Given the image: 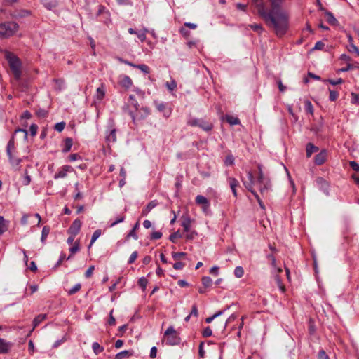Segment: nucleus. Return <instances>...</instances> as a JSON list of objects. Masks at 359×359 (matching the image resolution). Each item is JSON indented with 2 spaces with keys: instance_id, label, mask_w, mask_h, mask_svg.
Instances as JSON below:
<instances>
[{
  "instance_id": "f257e3e1",
  "label": "nucleus",
  "mask_w": 359,
  "mask_h": 359,
  "mask_svg": "<svg viewBox=\"0 0 359 359\" xmlns=\"http://www.w3.org/2000/svg\"><path fill=\"white\" fill-rule=\"evenodd\" d=\"M273 13L267 23L275 30L278 36H281L285 34L288 28V16L283 11Z\"/></svg>"
},
{
  "instance_id": "f03ea898",
  "label": "nucleus",
  "mask_w": 359,
  "mask_h": 359,
  "mask_svg": "<svg viewBox=\"0 0 359 359\" xmlns=\"http://www.w3.org/2000/svg\"><path fill=\"white\" fill-rule=\"evenodd\" d=\"M6 58L9 63L10 68L14 76L17 79H19L21 76V62L20 60L10 52L6 53Z\"/></svg>"
},
{
  "instance_id": "7ed1b4c3",
  "label": "nucleus",
  "mask_w": 359,
  "mask_h": 359,
  "mask_svg": "<svg viewBox=\"0 0 359 359\" xmlns=\"http://www.w3.org/2000/svg\"><path fill=\"white\" fill-rule=\"evenodd\" d=\"M18 25L15 22L0 24V38L13 36L18 30Z\"/></svg>"
},
{
  "instance_id": "20e7f679",
  "label": "nucleus",
  "mask_w": 359,
  "mask_h": 359,
  "mask_svg": "<svg viewBox=\"0 0 359 359\" xmlns=\"http://www.w3.org/2000/svg\"><path fill=\"white\" fill-rule=\"evenodd\" d=\"M149 114L150 111L147 107H142L140 109L137 107V110L130 111V115L131 116L134 123L144 119L149 115Z\"/></svg>"
},
{
  "instance_id": "39448f33",
  "label": "nucleus",
  "mask_w": 359,
  "mask_h": 359,
  "mask_svg": "<svg viewBox=\"0 0 359 359\" xmlns=\"http://www.w3.org/2000/svg\"><path fill=\"white\" fill-rule=\"evenodd\" d=\"M7 154L9 157V160L13 166H18L20 162L21 159L16 158L13 156V153L15 151V142L13 140V137L8 142L6 149Z\"/></svg>"
},
{
  "instance_id": "423d86ee",
  "label": "nucleus",
  "mask_w": 359,
  "mask_h": 359,
  "mask_svg": "<svg viewBox=\"0 0 359 359\" xmlns=\"http://www.w3.org/2000/svg\"><path fill=\"white\" fill-rule=\"evenodd\" d=\"M164 340L170 345L177 344L179 341L176 331L172 327H169L165 332Z\"/></svg>"
},
{
  "instance_id": "0eeeda50",
  "label": "nucleus",
  "mask_w": 359,
  "mask_h": 359,
  "mask_svg": "<svg viewBox=\"0 0 359 359\" xmlns=\"http://www.w3.org/2000/svg\"><path fill=\"white\" fill-rule=\"evenodd\" d=\"M248 180L249 182H244V185L245 187L250 191L253 194V195L255 196V198L257 199L258 202H259V205L264 208V205H263V203H262V201L260 200L259 196L257 195V194L253 190L252 187H253V184H254V177H253V174L251 171H249L248 172Z\"/></svg>"
},
{
  "instance_id": "6e6552de",
  "label": "nucleus",
  "mask_w": 359,
  "mask_h": 359,
  "mask_svg": "<svg viewBox=\"0 0 359 359\" xmlns=\"http://www.w3.org/2000/svg\"><path fill=\"white\" fill-rule=\"evenodd\" d=\"M22 224H36L39 226L41 222V217L38 213H36L34 215H25L21 219Z\"/></svg>"
},
{
  "instance_id": "1a4fd4ad",
  "label": "nucleus",
  "mask_w": 359,
  "mask_h": 359,
  "mask_svg": "<svg viewBox=\"0 0 359 359\" xmlns=\"http://www.w3.org/2000/svg\"><path fill=\"white\" fill-rule=\"evenodd\" d=\"M196 203L201 205L203 212L208 213L210 203L205 197L201 195H198L196 198Z\"/></svg>"
},
{
  "instance_id": "9d476101",
  "label": "nucleus",
  "mask_w": 359,
  "mask_h": 359,
  "mask_svg": "<svg viewBox=\"0 0 359 359\" xmlns=\"http://www.w3.org/2000/svg\"><path fill=\"white\" fill-rule=\"evenodd\" d=\"M81 225L82 222L79 219H75L67 231L68 234L76 236L81 230Z\"/></svg>"
},
{
  "instance_id": "9b49d317",
  "label": "nucleus",
  "mask_w": 359,
  "mask_h": 359,
  "mask_svg": "<svg viewBox=\"0 0 359 359\" xmlns=\"http://www.w3.org/2000/svg\"><path fill=\"white\" fill-rule=\"evenodd\" d=\"M118 83L119 86L126 89H128L133 86L132 79L126 75H120Z\"/></svg>"
},
{
  "instance_id": "f8f14e48",
  "label": "nucleus",
  "mask_w": 359,
  "mask_h": 359,
  "mask_svg": "<svg viewBox=\"0 0 359 359\" xmlns=\"http://www.w3.org/2000/svg\"><path fill=\"white\" fill-rule=\"evenodd\" d=\"M74 169L70 165L62 166L55 175V179L65 178L67 175V172H73Z\"/></svg>"
},
{
  "instance_id": "ddd939ff",
  "label": "nucleus",
  "mask_w": 359,
  "mask_h": 359,
  "mask_svg": "<svg viewBox=\"0 0 359 359\" xmlns=\"http://www.w3.org/2000/svg\"><path fill=\"white\" fill-rule=\"evenodd\" d=\"M257 9L258 13L266 20L267 22L271 17L273 15V13H267L265 10L264 6L263 4H259L257 5Z\"/></svg>"
},
{
  "instance_id": "4468645a",
  "label": "nucleus",
  "mask_w": 359,
  "mask_h": 359,
  "mask_svg": "<svg viewBox=\"0 0 359 359\" xmlns=\"http://www.w3.org/2000/svg\"><path fill=\"white\" fill-rule=\"evenodd\" d=\"M326 159L327 152L325 150H323L315 156V163L318 165H322L326 161Z\"/></svg>"
},
{
  "instance_id": "2eb2a0df",
  "label": "nucleus",
  "mask_w": 359,
  "mask_h": 359,
  "mask_svg": "<svg viewBox=\"0 0 359 359\" xmlns=\"http://www.w3.org/2000/svg\"><path fill=\"white\" fill-rule=\"evenodd\" d=\"M127 107H128L129 112H130V110H133V111L137 110L138 102L135 99L134 95H131L129 96V99H128V102H127Z\"/></svg>"
},
{
  "instance_id": "dca6fc26",
  "label": "nucleus",
  "mask_w": 359,
  "mask_h": 359,
  "mask_svg": "<svg viewBox=\"0 0 359 359\" xmlns=\"http://www.w3.org/2000/svg\"><path fill=\"white\" fill-rule=\"evenodd\" d=\"M157 202L156 201H152L148 203V205L142 210V215L146 216L147 215L152 209H154L157 205Z\"/></svg>"
},
{
  "instance_id": "f3484780",
  "label": "nucleus",
  "mask_w": 359,
  "mask_h": 359,
  "mask_svg": "<svg viewBox=\"0 0 359 359\" xmlns=\"http://www.w3.org/2000/svg\"><path fill=\"white\" fill-rule=\"evenodd\" d=\"M182 219V226L184 228V231L185 232H189L190 227H191V218L187 215V216H183Z\"/></svg>"
},
{
  "instance_id": "a211bd4d",
  "label": "nucleus",
  "mask_w": 359,
  "mask_h": 359,
  "mask_svg": "<svg viewBox=\"0 0 359 359\" xmlns=\"http://www.w3.org/2000/svg\"><path fill=\"white\" fill-rule=\"evenodd\" d=\"M11 348V344L4 339L0 338V354L6 353Z\"/></svg>"
},
{
  "instance_id": "6ab92c4d",
  "label": "nucleus",
  "mask_w": 359,
  "mask_h": 359,
  "mask_svg": "<svg viewBox=\"0 0 359 359\" xmlns=\"http://www.w3.org/2000/svg\"><path fill=\"white\" fill-rule=\"evenodd\" d=\"M229 184L230 185L231 189L233 192L234 196H237L236 188L238 186L239 183L237 180L235 178H229L228 180Z\"/></svg>"
},
{
  "instance_id": "aec40b11",
  "label": "nucleus",
  "mask_w": 359,
  "mask_h": 359,
  "mask_svg": "<svg viewBox=\"0 0 359 359\" xmlns=\"http://www.w3.org/2000/svg\"><path fill=\"white\" fill-rule=\"evenodd\" d=\"M268 259L270 261L271 266L273 268L274 273H280L282 272V269L279 268L276 266V260L275 257L273 255H269L267 256Z\"/></svg>"
},
{
  "instance_id": "412c9836",
  "label": "nucleus",
  "mask_w": 359,
  "mask_h": 359,
  "mask_svg": "<svg viewBox=\"0 0 359 359\" xmlns=\"http://www.w3.org/2000/svg\"><path fill=\"white\" fill-rule=\"evenodd\" d=\"M283 0H270L272 13L280 11L279 10Z\"/></svg>"
},
{
  "instance_id": "4be33fe9",
  "label": "nucleus",
  "mask_w": 359,
  "mask_h": 359,
  "mask_svg": "<svg viewBox=\"0 0 359 359\" xmlns=\"http://www.w3.org/2000/svg\"><path fill=\"white\" fill-rule=\"evenodd\" d=\"M318 151V148L316 146H314L311 143H309L306 145V156L308 158L311 157L313 153L316 152Z\"/></svg>"
},
{
  "instance_id": "5701e85b",
  "label": "nucleus",
  "mask_w": 359,
  "mask_h": 359,
  "mask_svg": "<svg viewBox=\"0 0 359 359\" xmlns=\"http://www.w3.org/2000/svg\"><path fill=\"white\" fill-rule=\"evenodd\" d=\"M80 249V241L79 240H77L74 242L72 247L69 248V251L71 252V255L67 258V259L71 258V256L77 252Z\"/></svg>"
},
{
  "instance_id": "b1692460",
  "label": "nucleus",
  "mask_w": 359,
  "mask_h": 359,
  "mask_svg": "<svg viewBox=\"0 0 359 359\" xmlns=\"http://www.w3.org/2000/svg\"><path fill=\"white\" fill-rule=\"evenodd\" d=\"M133 355V353L129 351H123L115 355V359H124L129 358Z\"/></svg>"
},
{
  "instance_id": "393cba45",
  "label": "nucleus",
  "mask_w": 359,
  "mask_h": 359,
  "mask_svg": "<svg viewBox=\"0 0 359 359\" xmlns=\"http://www.w3.org/2000/svg\"><path fill=\"white\" fill-rule=\"evenodd\" d=\"M325 18L327 22L332 25H335L338 23L337 20L334 17V15L331 13H326Z\"/></svg>"
},
{
  "instance_id": "a878e982",
  "label": "nucleus",
  "mask_w": 359,
  "mask_h": 359,
  "mask_svg": "<svg viewBox=\"0 0 359 359\" xmlns=\"http://www.w3.org/2000/svg\"><path fill=\"white\" fill-rule=\"evenodd\" d=\"M225 119L230 125H238L240 124V120L237 117H234L232 116H226Z\"/></svg>"
},
{
  "instance_id": "bb28decb",
  "label": "nucleus",
  "mask_w": 359,
  "mask_h": 359,
  "mask_svg": "<svg viewBox=\"0 0 359 359\" xmlns=\"http://www.w3.org/2000/svg\"><path fill=\"white\" fill-rule=\"evenodd\" d=\"M149 32V30L146 28H144L142 30H140L135 33L139 39L143 42L146 40V34Z\"/></svg>"
},
{
  "instance_id": "cd10ccee",
  "label": "nucleus",
  "mask_w": 359,
  "mask_h": 359,
  "mask_svg": "<svg viewBox=\"0 0 359 359\" xmlns=\"http://www.w3.org/2000/svg\"><path fill=\"white\" fill-rule=\"evenodd\" d=\"M72 146V140L71 138H66L65 140V144L64 148L62 149V151L66 153L68 152Z\"/></svg>"
},
{
  "instance_id": "c85d7f7f",
  "label": "nucleus",
  "mask_w": 359,
  "mask_h": 359,
  "mask_svg": "<svg viewBox=\"0 0 359 359\" xmlns=\"http://www.w3.org/2000/svg\"><path fill=\"white\" fill-rule=\"evenodd\" d=\"M201 282L205 288L210 287L212 284V280L208 276H203L201 278Z\"/></svg>"
},
{
  "instance_id": "c756f323",
  "label": "nucleus",
  "mask_w": 359,
  "mask_h": 359,
  "mask_svg": "<svg viewBox=\"0 0 359 359\" xmlns=\"http://www.w3.org/2000/svg\"><path fill=\"white\" fill-rule=\"evenodd\" d=\"M116 129H111L109 135L107 137V140L109 142H114L116 141Z\"/></svg>"
},
{
  "instance_id": "7c9ffc66",
  "label": "nucleus",
  "mask_w": 359,
  "mask_h": 359,
  "mask_svg": "<svg viewBox=\"0 0 359 359\" xmlns=\"http://www.w3.org/2000/svg\"><path fill=\"white\" fill-rule=\"evenodd\" d=\"M46 318V314H40L39 316H37L34 320V327H36V326H38V325L41 323L42 321H43Z\"/></svg>"
},
{
  "instance_id": "2f4dec72",
  "label": "nucleus",
  "mask_w": 359,
  "mask_h": 359,
  "mask_svg": "<svg viewBox=\"0 0 359 359\" xmlns=\"http://www.w3.org/2000/svg\"><path fill=\"white\" fill-rule=\"evenodd\" d=\"M182 236L180 231L178 230L170 236V241L172 243H177V240L181 238Z\"/></svg>"
},
{
  "instance_id": "473e14b6",
  "label": "nucleus",
  "mask_w": 359,
  "mask_h": 359,
  "mask_svg": "<svg viewBox=\"0 0 359 359\" xmlns=\"http://www.w3.org/2000/svg\"><path fill=\"white\" fill-rule=\"evenodd\" d=\"M93 350L94 353L97 355L103 351L104 348L101 346L97 342L93 343L92 345Z\"/></svg>"
},
{
  "instance_id": "72a5a7b5",
  "label": "nucleus",
  "mask_w": 359,
  "mask_h": 359,
  "mask_svg": "<svg viewBox=\"0 0 359 359\" xmlns=\"http://www.w3.org/2000/svg\"><path fill=\"white\" fill-rule=\"evenodd\" d=\"M101 233H102V231L100 229H97L93 233V234L92 236L91 241H90V243L88 248H90L92 246V245L94 243V242H95V241L101 236Z\"/></svg>"
},
{
  "instance_id": "f704fd0d",
  "label": "nucleus",
  "mask_w": 359,
  "mask_h": 359,
  "mask_svg": "<svg viewBox=\"0 0 359 359\" xmlns=\"http://www.w3.org/2000/svg\"><path fill=\"white\" fill-rule=\"evenodd\" d=\"M198 126H200L205 131H210L212 128V125L211 123L203 121H200Z\"/></svg>"
},
{
  "instance_id": "c9c22d12",
  "label": "nucleus",
  "mask_w": 359,
  "mask_h": 359,
  "mask_svg": "<svg viewBox=\"0 0 359 359\" xmlns=\"http://www.w3.org/2000/svg\"><path fill=\"white\" fill-rule=\"evenodd\" d=\"M234 275L236 278H241L244 275V270L241 266H236L234 269Z\"/></svg>"
},
{
  "instance_id": "e433bc0d",
  "label": "nucleus",
  "mask_w": 359,
  "mask_h": 359,
  "mask_svg": "<svg viewBox=\"0 0 359 359\" xmlns=\"http://www.w3.org/2000/svg\"><path fill=\"white\" fill-rule=\"evenodd\" d=\"M104 95H105V91H104V89L103 88V86H102L101 87H100L97 89L96 97L98 100H101L104 98Z\"/></svg>"
},
{
  "instance_id": "4c0bfd02",
  "label": "nucleus",
  "mask_w": 359,
  "mask_h": 359,
  "mask_svg": "<svg viewBox=\"0 0 359 359\" xmlns=\"http://www.w3.org/2000/svg\"><path fill=\"white\" fill-rule=\"evenodd\" d=\"M166 87L169 90L173 91L177 87V83L175 80H171L170 81L166 83Z\"/></svg>"
},
{
  "instance_id": "58836bf2",
  "label": "nucleus",
  "mask_w": 359,
  "mask_h": 359,
  "mask_svg": "<svg viewBox=\"0 0 359 359\" xmlns=\"http://www.w3.org/2000/svg\"><path fill=\"white\" fill-rule=\"evenodd\" d=\"M81 285L80 283L76 284L72 288L68 291L69 294H73L81 290Z\"/></svg>"
},
{
  "instance_id": "ea45409f",
  "label": "nucleus",
  "mask_w": 359,
  "mask_h": 359,
  "mask_svg": "<svg viewBox=\"0 0 359 359\" xmlns=\"http://www.w3.org/2000/svg\"><path fill=\"white\" fill-rule=\"evenodd\" d=\"M20 134L22 138L25 140L27 138V131L25 129H17L15 131V135Z\"/></svg>"
},
{
  "instance_id": "a19ab883",
  "label": "nucleus",
  "mask_w": 359,
  "mask_h": 359,
  "mask_svg": "<svg viewBox=\"0 0 359 359\" xmlns=\"http://www.w3.org/2000/svg\"><path fill=\"white\" fill-rule=\"evenodd\" d=\"M180 33L185 38L188 39L190 36V32L187 30V27L182 26L180 29Z\"/></svg>"
},
{
  "instance_id": "79ce46f5",
  "label": "nucleus",
  "mask_w": 359,
  "mask_h": 359,
  "mask_svg": "<svg viewBox=\"0 0 359 359\" xmlns=\"http://www.w3.org/2000/svg\"><path fill=\"white\" fill-rule=\"evenodd\" d=\"M305 107H306V110L308 113L312 114L313 112V105L311 104V102L309 100H306L305 102Z\"/></svg>"
},
{
  "instance_id": "37998d69",
  "label": "nucleus",
  "mask_w": 359,
  "mask_h": 359,
  "mask_svg": "<svg viewBox=\"0 0 359 359\" xmlns=\"http://www.w3.org/2000/svg\"><path fill=\"white\" fill-rule=\"evenodd\" d=\"M348 50L350 53H355L359 56V49L354 45V43L348 45Z\"/></svg>"
},
{
  "instance_id": "c03bdc74",
  "label": "nucleus",
  "mask_w": 359,
  "mask_h": 359,
  "mask_svg": "<svg viewBox=\"0 0 359 359\" xmlns=\"http://www.w3.org/2000/svg\"><path fill=\"white\" fill-rule=\"evenodd\" d=\"M6 230L5 220L3 217L0 216V234L3 233Z\"/></svg>"
},
{
  "instance_id": "a18cd8bd",
  "label": "nucleus",
  "mask_w": 359,
  "mask_h": 359,
  "mask_svg": "<svg viewBox=\"0 0 359 359\" xmlns=\"http://www.w3.org/2000/svg\"><path fill=\"white\" fill-rule=\"evenodd\" d=\"M147 283H148V281L147 280L142 277L141 278L139 279L138 280V284L143 289V290H145L147 285Z\"/></svg>"
},
{
  "instance_id": "49530a36",
  "label": "nucleus",
  "mask_w": 359,
  "mask_h": 359,
  "mask_svg": "<svg viewBox=\"0 0 359 359\" xmlns=\"http://www.w3.org/2000/svg\"><path fill=\"white\" fill-rule=\"evenodd\" d=\"M135 67L140 69L145 74H148L149 72V68L146 65H137L135 66Z\"/></svg>"
},
{
  "instance_id": "de8ad7c7",
  "label": "nucleus",
  "mask_w": 359,
  "mask_h": 359,
  "mask_svg": "<svg viewBox=\"0 0 359 359\" xmlns=\"http://www.w3.org/2000/svg\"><path fill=\"white\" fill-rule=\"evenodd\" d=\"M124 219H125V216L124 215H120V216H118L117 217L116 220H115L114 222H111L109 226H110V227H113L115 225H116L117 224L123 222Z\"/></svg>"
},
{
  "instance_id": "09e8293b",
  "label": "nucleus",
  "mask_w": 359,
  "mask_h": 359,
  "mask_svg": "<svg viewBox=\"0 0 359 359\" xmlns=\"http://www.w3.org/2000/svg\"><path fill=\"white\" fill-rule=\"evenodd\" d=\"M339 97V93L336 91L330 90L329 98L331 101H335Z\"/></svg>"
},
{
  "instance_id": "8fccbe9b",
  "label": "nucleus",
  "mask_w": 359,
  "mask_h": 359,
  "mask_svg": "<svg viewBox=\"0 0 359 359\" xmlns=\"http://www.w3.org/2000/svg\"><path fill=\"white\" fill-rule=\"evenodd\" d=\"M65 126V123L64 122H60L55 125V129L58 132H62Z\"/></svg>"
},
{
  "instance_id": "3c124183",
  "label": "nucleus",
  "mask_w": 359,
  "mask_h": 359,
  "mask_svg": "<svg viewBox=\"0 0 359 359\" xmlns=\"http://www.w3.org/2000/svg\"><path fill=\"white\" fill-rule=\"evenodd\" d=\"M186 253L184 252H173L172 256L175 260H179L182 257H184Z\"/></svg>"
},
{
  "instance_id": "603ef678",
  "label": "nucleus",
  "mask_w": 359,
  "mask_h": 359,
  "mask_svg": "<svg viewBox=\"0 0 359 359\" xmlns=\"http://www.w3.org/2000/svg\"><path fill=\"white\" fill-rule=\"evenodd\" d=\"M326 81H327L328 83H330V84L334 85V86L341 84L344 82L343 79L341 78H339L337 80L328 79Z\"/></svg>"
},
{
  "instance_id": "864d4df0",
  "label": "nucleus",
  "mask_w": 359,
  "mask_h": 359,
  "mask_svg": "<svg viewBox=\"0 0 359 359\" xmlns=\"http://www.w3.org/2000/svg\"><path fill=\"white\" fill-rule=\"evenodd\" d=\"M222 313V311H219L217 313L214 314L212 316L208 317L205 319V322L207 323H210L212 320L217 316H220Z\"/></svg>"
},
{
  "instance_id": "5fc2aeb1",
  "label": "nucleus",
  "mask_w": 359,
  "mask_h": 359,
  "mask_svg": "<svg viewBox=\"0 0 359 359\" xmlns=\"http://www.w3.org/2000/svg\"><path fill=\"white\" fill-rule=\"evenodd\" d=\"M137 257V252L135 251L130 255L129 260H128V263L129 264L133 263L136 260Z\"/></svg>"
},
{
  "instance_id": "6e6d98bb",
  "label": "nucleus",
  "mask_w": 359,
  "mask_h": 359,
  "mask_svg": "<svg viewBox=\"0 0 359 359\" xmlns=\"http://www.w3.org/2000/svg\"><path fill=\"white\" fill-rule=\"evenodd\" d=\"M233 161H234L233 157L232 156H226V158L225 159V164L226 165H233Z\"/></svg>"
},
{
  "instance_id": "4d7b16f0",
  "label": "nucleus",
  "mask_w": 359,
  "mask_h": 359,
  "mask_svg": "<svg viewBox=\"0 0 359 359\" xmlns=\"http://www.w3.org/2000/svg\"><path fill=\"white\" fill-rule=\"evenodd\" d=\"M212 330L210 329V327H207L204 330H203V335L205 337H210L212 335Z\"/></svg>"
},
{
  "instance_id": "13d9d810",
  "label": "nucleus",
  "mask_w": 359,
  "mask_h": 359,
  "mask_svg": "<svg viewBox=\"0 0 359 359\" xmlns=\"http://www.w3.org/2000/svg\"><path fill=\"white\" fill-rule=\"evenodd\" d=\"M37 129H38V127L36 124L31 125L29 130H30L31 135L32 136L36 135V134L37 133Z\"/></svg>"
},
{
  "instance_id": "bf43d9fd",
  "label": "nucleus",
  "mask_w": 359,
  "mask_h": 359,
  "mask_svg": "<svg viewBox=\"0 0 359 359\" xmlns=\"http://www.w3.org/2000/svg\"><path fill=\"white\" fill-rule=\"evenodd\" d=\"M198 315V309L196 304H194L191 308V311L190 313V316H194L195 317H197Z\"/></svg>"
},
{
  "instance_id": "052dcab7",
  "label": "nucleus",
  "mask_w": 359,
  "mask_h": 359,
  "mask_svg": "<svg viewBox=\"0 0 359 359\" xmlns=\"http://www.w3.org/2000/svg\"><path fill=\"white\" fill-rule=\"evenodd\" d=\"M318 359H329V357L323 350H321L318 353Z\"/></svg>"
},
{
  "instance_id": "680f3d73",
  "label": "nucleus",
  "mask_w": 359,
  "mask_h": 359,
  "mask_svg": "<svg viewBox=\"0 0 359 359\" xmlns=\"http://www.w3.org/2000/svg\"><path fill=\"white\" fill-rule=\"evenodd\" d=\"M94 269H95L94 266H90L88 269V270L86 271V273H85V276L86 278H90L92 276Z\"/></svg>"
},
{
  "instance_id": "e2e57ef3",
  "label": "nucleus",
  "mask_w": 359,
  "mask_h": 359,
  "mask_svg": "<svg viewBox=\"0 0 359 359\" xmlns=\"http://www.w3.org/2000/svg\"><path fill=\"white\" fill-rule=\"evenodd\" d=\"M49 233V229L46 226L43 227L42 230L41 240L43 241Z\"/></svg>"
},
{
  "instance_id": "0e129e2a",
  "label": "nucleus",
  "mask_w": 359,
  "mask_h": 359,
  "mask_svg": "<svg viewBox=\"0 0 359 359\" xmlns=\"http://www.w3.org/2000/svg\"><path fill=\"white\" fill-rule=\"evenodd\" d=\"M161 236H162V233L161 232L155 231V232L152 233L151 238L154 240H158V239H160L161 238Z\"/></svg>"
},
{
  "instance_id": "69168bd1",
  "label": "nucleus",
  "mask_w": 359,
  "mask_h": 359,
  "mask_svg": "<svg viewBox=\"0 0 359 359\" xmlns=\"http://www.w3.org/2000/svg\"><path fill=\"white\" fill-rule=\"evenodd\" d=\"M184 264L181 262H177L173 264V268L176 270L182 269Z\"/></svg>"
},
{
  "instance_id": "338daca9",
  "label": "nucleus",
  "mask_w": 359,
  "mask_h": 359,
  "mask_svg": "<svg viewBox=\"0 0 359 359\" xmlns=\"http://www.w3.org/2000/svg\"><path fill=\"white\" fill-rule=\"evenodd\" d=\"M184 27L195 29L197 27V25L191 22H185L183 25Z\"/></svg>"
},
{
  "instance_id": "774afa93",
  "label": "nucleus",
  "mask_w": 359,
  "mask_h": 359,
  "mask_svg": "<svg viewBox=\"0 0 359 359\" xmlns=\"http://www.w3.org/2000/svg\"><path fill=\"white\" fill-rule=\"evenodd\" d=\"M350 166L355 171H359V165L355 161L350 162Z\"/></svg>"
}]
</instances>
